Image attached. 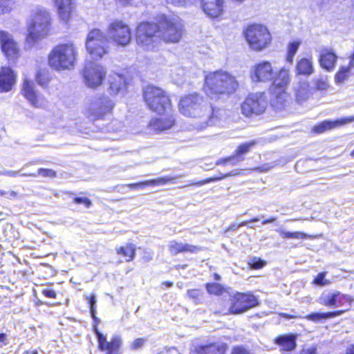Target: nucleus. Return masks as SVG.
<instances>
[{"label":"nucleus","mask_w":354,"mask_h":354,"mask_svg":"<svg viewBox=\"0 0 354 354\" xmlns=\"http://www.w3.org/2000/svg\"><path fill=\"white\" fill-rule=\"evenodd\" d=\"M178 106L179 111L183 115L195 119L194 129H205V120L207 114H209L211 105L203 96L196 93L185 96L180 100Z\"/></svg>","instance_id":"nucleus-1"},{"label":"nucleus","mask_w":354,"mask_h":354,"mask_svg":"<svg viewBox=\"0 0 354 354\" xmlns=\"http://www.w3.org/2000/svg\"><path fill=\"white\" fill-rule=\"evenodd\" d=\"M239 86L236 77L229 72L218 70L205 76L204 92L210 97L234 93Z\"/></svg>","instance_id":"nucleus-2"},{"label":"nucleus","mask_w":354,"mask_h":354,"mask_svg":"<svg viewBox=\"0 0 354 354\" xmlns=\"http://www.w3.org/2000/svg\"><path fill=\"white\" fill-rule=\"evenodd\" d=\"M78 50L71 41L55 46L48 55V64L57 71H70L75 68Z\"/></svg>","instance_id":"nucleus-3"},{"label":"nucleus","mask_w":354,"mask_h":354,"mask_svg":"<svg viewBox=\"0 0 354 354\" xmlns=\"http://www.w3.org/2000/svg\"><path fill=\"white\" fill-rule=\"evenodd\" d=\"M51 18L49 12L44 8H38L30 21L26 41L32 46L39 40L46 37L50 30Z\"/></svg>","instance_id":"nucleus-4"},{"label":"nucleus","mask_w":354,"mask_h":354,"mask_svg":"<svg viewBox=\"0 0 354 354\" xmlns=\"http://www.w3.org/2000/svg\"><path fill=\"white\" fill-rule=\"evenodd\" d=\"M291 74L289 68L282 67L273 79V82L270 88L272 94V105L277 109H281L285 105L288 95L286 89L290 83Z\"/></svg>","instance_id":"nucleus-5"},{"label":"nucleus","mask_w":354,"mask_h":354,"mask_svg":"<svg viewBox=\"0 0 354 354\" xmlns=\"http://www.w3.org/2000/svg\"><path fill=\"white\" fill-rule=\"evenodd\" d=\"M243 34L249 47L257 52L268 48L272 41L268 28L262 24H254L248 26Z\"/></svg>","instance_id":"nucleus-6"},{"label":"nucleus","mask_w":354,"mask_h":354,"mask_svg":"<svg viewBox=\"0 0 354 354\" xmlns=\"http://www.w3.org/2000/svg\"><path fill=\"white\" fill-rule=\"evenodd\" d=\"M144 99L149 109L158 114L167 113L171 111L170 100L159 87L147 86L144 91Z\"/></svg>","instance_id":"nucleus-7"},{"label":"nucleus","mask_w":354,"mask_h":354,"mask_svg":"<svg viewBox=\"0 0 354 354\" xmlns=\"http://www.w3.org/2000/svg\"><path fill=\"white\" fill-rule=\"evenodd\" d=\"M86 48L93 59L102 58L109 51L106 35L100 29L91 30L87 35Z\"/></svg>","instance_id":"nucleus-8"},{"label":"nucleus","mask_w":354,"mask_h":354,"mask_svg":"<svg viewBox=\"0 0 354 354\" xmlns=\"http://www.w3.org/2000/svg\"><path fill=\"white\" fill-rule=\"evenodd\" d=\"M107 35L117 45L125 46L131 41V31L123 21L115 19L107 27Z\"/></svg>","instance_id":"nucleus-9"},{"label":"nucleus","mask_w":354,"mask_h":354,"mask_svg":"<svg viewBox=\"0 0 354 354\" xmlns=\"http://www.w3.org/2000/svg\"><path fill=\"white\" fill-rule=\"evenodd\" d=\"M106 75V70L103 66L92 62L86 64L82 71L84 82L91 88H97L101 86Z\"/></svg>","instance_id":"nucleus-10"},{"label":"nucleus","mask_w":354,"mask_h":354,"mask_svg":"<svg viewBox=\"0 0 354 354\" xmlns=\"http://www.w3.org/2000/svg\"><path fill=\"white\" fill-rule=\"evenodd\" d=\"M267 106L265 93L259 92L248 95L241 105V110L245 116H250L252 114L259 115L265 111Z\"/></svg>","instance_id":"nucleus-11"},{"label":"nucleus","mask_w":354,"mask_h":354,"mask_svg":"<svg viewBox=\"0 0 354 354\" xmlns=\"http://www.w3.org/2000/svg\"><path fill=\"white\" fill-rule=\"evenodd\" d=\"M159 33V26L155 24L141 23L137 28L136 41L144 49L150 50L153 47L156 34Z\"/></svg>","instance_id":"nucleus-12"},{"label":"nucleus","mask_w":354,"mask_h":354,"mask_svg":"<svg viewBox=\"0 0 354 354\" xmlns=\"http://www.w3.org/2000/svg\"><path fill=\"white\" fill-rule=\"evenodd\" d=\"M229 312L232 314H241L258 305L257 299L250 292H237L231 297Z\"/></svg>","instance_id":"nucleus-13"},{"label":"nucleus","mask_w":354,"mask_h":354,"mask_svg":"<svg viewBox=\"0 0 354 354\" xmlns=\"http://www.w3.org/2000/svg\"><path fill=\"white\" fill-rule=\"evenodd\" d=\"M114 106L115 103L108 96H102L90 104L87 115L92 120L102 119L111 113Z\"/></svg>","instance_id":"nucleus-14"},{"label":"nucleus","mask_w":354,"mask_h":354,"mask_svg":"<svg viewBox=\"0 0 354 354\" xmlns=\"http://www.w3.org/2000/svg\"><path fill=\"white\" fill-rule=\"evenodd\" d=\"M182 33L183 25L179 21L165 19L159 25V37L167 42H178Z\"/></svg>","instance_id":"nucleus-15"},{"label":"nucleus","mask_w":354,"mask_h":354,"mask_svg":"<svg viewBox=\"0 0 354 354\" xmlns=\"http://www.w3.org/2000/svg\"><path fill=\"white\" fill-rule=\"evenodd\" d=\"M274 71L272 64L268 61L260 62L252 66L250 75L254 83H267L274 79Z\"/></svg>","instance_id":"nucleus-16"},{"label":"nucleus","mask_w":354,"mask_h":354,"mask_svg":"<svg viewBox=\"0 0 354 354\" xmlns=\"http://www.w3.org/2000/svg\"><path fill=\"white\" fill-rule=\"evenodd\" d=\"M1 48L5 57L9 61H16L20 55V48L9 32L0 30Z\"/></svg>","instance_id":"nucleus-17"},{"label":"nucleus","mask_w":354,"mask_h":354,"mask_svg":"<svg viewBox=\"0 0 354 354\" xmlns=\"http://www.w3.org/2000/svg\"><path fill=\"white\" fill-rule=\"evenodd\" d=\"M292 90L295 102L299 104H303L313 95V88L306 79L299 78L298 81L295 82Z\"/></svg>","instance_id":"nucleus-18"},{"label":"nucleus","mask_w":354,"mask_h":354,"mask_svg":"<svg viewBox=\"0 0 354 354\" xmlns=\"http://www.w3.org/2000/svg\"><path fill=\"white\" fill-rule=\"evenodd\" d=\"M353 300L351 297L342 294L339 291H335L322 295L320 298V303L327 306L337 308L342 306L346 303L350 306Z\"/></svg>","instance_id":"nucleus-19"},{"label":"nucleus","mask_w":354,"mask_h":354,"mask_svg":"<svg viewBox=\"0 0 354 354\" xmlns=\"http://www.w3.org/2000/svg\"><path fill=\"white\" fill-rule=\"evenodd\" d=\"M318 62L321 68L328 72L333 71L336 66L338 57L331 47H322L319 50Z\"/></svg>","instance_id":"nucleus-20"},{"label":"nucleus","mask_w":354,"mask_h":354,"mask_svg":"<svg viewBox=\"0 0 354 354\" xmlns=\"http://www.w3.org/2000/svg\"><path fill=\"white\" fill-rule=\"evenodd\" d=\"M203 12L209 18H217L223 12L224 0H201Z\"/></svg>","instance_id":"nucleus-21"},{"label":"nucleus","mask_w":354,"mask_h":354,"mask_svg":"<svg viewBox=\"0 0 354 354\" xmlns=\"http://www.w3.org/2000/svg\"><path fill=\"white\" fill-rule=\"evenodd\" d=\"M17 75L10 67L0 69V93L10 91L16 84Z\"/></svg>","instance_id":"nucleus-22"},{"label":"nucleus","mask_w":354,"mask_h":354,"mask_svg":"<svg viewBox=\"0 0 354 354\" xmlns=\"http://www.w3.org/2000/svg\"><path fill=\"white\" fill-rule=\"evenodd\" d=\"M54 2L60 20L67 23L74 9L72 0H54Z\"/></svg>","instance_id":"nucleus-23"},{"label":"nucleus","mask_w":354,"mask_h":354,"mask_svg":"<svg viewBox=\"0 0 354 354\" xmlns=\"http://www.w3.org/2000/svg\"><path fill=\"white\" fill-rule=\"evenodd\" d=\"M295 73L296 75L309 77L315 73L314 62L312 57H303L297 60Z\"/></svg>","instance_id":"nucleus-24"},{"label":"nucleus","mask_w":354,"mask_h":354,"mask_svg":"<svg viewBox=\"0 0 354 354\" xmlns=\"http://www.w3.org/2000/svg\"><path fill=\"white\" fill-rule=\"evenodd\" d=\"M354 121V115L346 118H342L335 121H324L319 124L315 126L313 131L316 133H322L326 131L330 130L337 127H339Z\"/></svg>","instance_id":"nucleus-25"},{"label":"nucleus","mask_w":354,"mask_h":354,"mask_svg":"<svg viewBox=\"0 0 354 354\" xmlns=\"http://www.w3.org/2000/svg\"><path fill=\"white\" fill-rule=\"evenodd\" d=\"M168 250L172 255H176L178 253L187 252L197 253L201 250V248L197 245L171 241L168 244Z\"/></svg>","instance_id":"nucleus-26"},{"label":"nucleus","mask_w":354,"mask_h":354,"mask_svg":"<svg viewBox=\"0 0 354 354\" xmlns=\"http://www.w3.org/2000/svg\"><path fill=\"white\" fill-rule=\"evenodd\" d=\"M205 129L208 126H215L224 122L227 118V111L220 108H213L210 106L209 114H207Z\"/></svg>","instance_id":"nucleus-27"},{"label":"nucleus","mask_w":354,"mask_h":354,"mask_svg":"<svg viewBox=\"0 0 354 354\" xmlns=\"http://www.w3.org/2000/svg\"><path fill=\"white\" fill-rule=\"evenodd\" d=\"M22 94L35 106L40 104L39 95L35 90L34 83L25 79L22 86Z\"/></svg>","instance_id":"nucleus-28"},{"label":"nucleus","mask_w":354,"mask_h":354,"mask_svg":"<svg viewBox=\"0 0 354 354\" xmlns=\"http://www.w3.org/2000/svg\"><path fill=\"white\" fill-rule=\"evenodd\" d=\"M226 344L222 342H216L206 345H200L195 347L196 354H225Z\"/></svg>","instance_id":"nucleus-29"},{"label":"nucleus","mask_w":354,"mask_h":354,"mask_svg":"<svg viewBox=\"0 0 354 354\" xmlns=\"http://www.w3.org/2000/svg\"><path fill=\"white\" fill-rule=\"evenodd\" d=\"M174 124V119L171 115H167L166 118H160L152 119L149 127L158 132L171 129Z\"/></svg>","instance_id":"nucleus-30"},{"label":"nucleus","mask_w":354,"mask_h":354,"mask_svg":"<svg viewBox=\"0 0 354 354\" xmlns=\"http://www.w3.org/2000/svg\"><path fill=\"white\" fill-rule=\"evenodd\" d=\"M109 90L113 94H118L126 86L125 77L119 73H111L109 76Z\"/></svg>","instance_id":"nucleus-31"},{"label":"nucleus","mask_w":354,"mask_h":354,"mask_svg":"<svg viewBox=\"0 0 354 354\" xmlns=\"http://www.w3.org/2000/svg\"><path fill=\"white\" fill-rule=\"evenodd\" d=\"M175 177H169V176H164L161 178H158L156 179H152L149 180H145L143 182H140L137 183H131L128 184L127 186L131 189H141L146 186H159L167 184L169 182H171L175 180Z\"/></svg>","instance_id":"nucleus-32"},{"label":"nucleus","mask_w":354,"mask_h":354,"mask_svg":"<svg viewBox=\"0 0 354 354\" xmlns=\"http://www.w3.org/2000/svg\"><path fill=\"white\" fill-rule=\"evenodd\" d=\"M296 338L295 335H284L278 337L275 342L281 349L284 351H292L296 348Z\"/></svg>","instance_id":"nucleus-33"},{"label":"nucleus","mask_w":354,"mask_h":354,"mask_svg":"<svg viewBox=\"0 0 354 354\" xmlns=\"http://www.w3.org/2000/svg\"><path fill=\"white\" fill-rule=\"evenodd\" d=\"M121 344V337L115 335L111 338V342L100 344L98 347L101 351H106V354H120V346Z\"/></svg>","instance_id":"nucleus-34"},{"label":"nucleus","mask_w":354,"mask_h":354,"mask_svg":"<svg viewBox=\"0 0 354 354\" xmlns=\"http://www.w3.org/2000/svg\"><path fill=\"white\" fill-rule=\"evenodd\" d=\"M313 93L315 91H326L330 86L326 75H319L312 80Z\"/></svg>","instance_id":"nucleus-35"},{"label":"nucleus","mask_w":354,"mask_h":354,"mask_svg":"<svg viewBox=\"0 0 354 354\" xmlns=\"http://www.w3.org/2000/svg\"><path fill=\"white\" fill-rule=\"evenodd\" d=\"M348 309H349V308H348L344 310L329 312V313H312L310 315H308L306 317V319H307L308 320H310V321L315 322H319L323 319H327L329 318L335 317L338 315H341L342 314H343L344 312H346Z\"/></svg>","instance_id":"nucleus-36"},{"label":"nucleus","mask_w":354,"mask_h":354,"mask_svg":"<svg viewBox=\"0 0 354 354\" xmlns=\"http://www.w3.org/2000/svg\"><path fill=\"white\" fill-rule=\"evenodd\" d=\"M282 239H313L314 236L308 235L303 232H287L282 228L276 230Z\"/></svg>","instance_id":"nucleus-37"},{"label":"nucleus","mask_w":354,"mask_h":354,"mask_svg":"<svg viewBox=\"0 0 354 354\" xmlns=\"http://www.w3.org/2000/svg\"><path fill=\"white\" fill-rule=\"evenodd\" d=\"M255 145V141H251L239 145L236 151V154L234 156H232L231 159L236 160V162L243 161L244 158H241V156L248 153Z\"/></svg>","instance_id":"nucleus-38"},{"label":"nucleus","mask_w":354,"mask_h":354,"mask_svg":"<svg viewBox=\"0 0 354 354\" xmlns=\"http://www.w3.org/2000/svg\"><path fill=\"white\" fill-rule=\"evenodd\" d=\"M118 254H122L126 257L127 261H131L134 259L136 250L135 246L132 244H127L125 246L116 248Z\"/></svg>","instance_id":"nucleus-39"},{"label":"nucleus","mask_w":354,"mask_h":354,"mask_svg":"<svg viewBox=\"0 0 354 354\" xmlns=\"http://www.w3.org/2000/svg\"><path fill=\"white\" fill-rule=\"evenodd\" d=\"M239 174H240V172L238 170H234V171H230V172H229V173H227L226 174L222 175V176H218V177L209 178H207L205 180L196 182L195 183H192L191 185L201 186V185H205V184H207V183H209L216 182V181H218V180H221L222 179H224V178H228V177L236 176H238Z\"/></svg>","instance_id":"nucleus-40"},{"label":"nucleus","mask_w":354,"mask_h":354,"mask_svg":"<svg viewBox=\"0 0 354 354\" xmlns=\"http://www.w3.org/2000/svg\"><path fill=\"white\" fill-rule=\"evenodd\" d=\"M15 7V0H0V16L9 14Z\"/></svg>","instance_id":"nucleus-41"},{"label":"nucleus","mask_w":354,"mask_h":354,"mask_svg":"<svg viewBox=\"0 0 354 354\" xmlns=\"http://www.w3.org/2000/svg\"><path fill=\"white\" fill-rule=\"evenodd\" d=\"M301 45L300 41H293L288 45V53L286 56V61L289 63H292L294 57Z\"/></svg>","instance_id":"nucleus-42"},{"label":"nucleus","mask_w":354,"mask_h":354,"mask_svg":"<svg viewBox=\"0 0 354 354\" xmlns=\"http://www.w3.org/2000/svg\"><path fill=\"white\" fill-rule=\"evenodd\" d=\"M36 81L37 84L41 86H46L49 82L48 71L45 70L38 71L36 76Z\"/></svg>","instance_id":"nucleus-43"},{"label":"nucleus","mask_w":354,"mask_h":354,"mask_svg":"<svg viewBox=\"0 0 354 354\" xmlns=\"http://www.w3.org/2000/svg\"><path fill=\"white\" fill-rule=\"evenodd\" d=\"M206 288L209 293L216 295H221L223 292V286L216 283H207L206 285Z\"/></svg>","instance_id":"nucleus-44"},{"label":"nucleus","mask_w":354,"mask_h":354,"mask_svg":"<svg viewBox=\"0 0 354 354\" xmlns=\"http://www.w3.org/2000/svg\"><path fill=\"white\" fill-rule=\"evenodd\" d=\"M326 274V272L318 274L317 276L315 278L313 283L319 286H326L330 285L331 281L325 278Z\"/></svg>","instance_id":"nucleus-45"},{"label":"nucleus","mask_w":354,"mask_h":354,"mask_svg":"<svg viewBox=\"0 0 354 354\" xmlns=\"http://www.w3.org/2000/svg\"><path fill=\"white\" fill-rule=\"evenodd\" d=\"M249 264L252 268L259 269L266 265V262L261 259L254 257L250 259Z\"/></svg>","instance_id":"nucleus-46"},{"label":"nucleus","mask_w":354,"mask_h":354,"mask_svg":"<svg viewBox=\"0 0 354 354\" xmlns=\"http://www.w3.org/2000/svg\"><path fill=\"white\" fill-rule=\"evenodd\" d=\"M38 174L43 177L54 178L56 176V172L50 169L40 168L38 169Z\"/></svg>","instance_id":"nucleus-47"},{"label":"nucleus","mask_w":354,"mask_h":354,"mask_svg":"<svg viewBox=\"0 0 354 354\" xmlns=\"http://www.w3.org/2000/svg\"><path fill=\"white\" fill-rule=\"evenodd\" d=\"M167 3L172 4L175 6L183 7L190 3V0H165Z\"/></svg>","instance_id":"nucleus-48"},{"label":"nucleus","mask_w":354,"mask_h":354,"mask_svg":"<svg viewBox=\"0 0 354 354\" xmlns=\"http://www.w3.org/2000/svg\"><path fill=\"white\" fill-rule=\"evenodd\" d=\"M146 340L143 338H137L134 341L132 342L131 344V348L132 350H137L140 348L145 344Z\"/></svg>","instance_id":"nucleus-49"},{"label":"nucleus","mask_w":354,"mask_h":354,"mask_svg":"<svg viewBox=\"0 0 354 354\" xmlns=\"http://www.w3.org/2000/svg\"><path fill=\"white\" fill-rule=\"evenodd\" d=\"M74 202L77 204H83L86 207H89L91 205V200L86 197H76L74 198Z\"/></svg>","instance_id":"nucleus-50"},{"label":"nucleus","mask_w":354,"mask_h":354,"mask_svg":"<svg viewBox=\"0 0 354 354\" xmlns=\"http://www.w3.org/2000/svg\"><path fill=\"white\" fill-rule=\"evenodd\" d=\"M187 294L190 298L198 299L201 295V290L198 289L189 290H187Z\"/></svg>","instance_id":"nucleus-51"},{"label":"nucleus","mask_w":354,"mask_h":354,"mask_svg":"<svg viewBox=\"0 0 354 354\" xmlns=\"http://www.w3.org/2000/svg\"><path fill=\"white\" fill-rule=\"evenodd\" d=\"M19 172L18 171H12V170H6L3 171H0V175H3L9 177H16L19 175Z\"/></svg>","instance_id":"nucleus-52"},{"label":"nucleus","mask_w":354,"mask_h":354,"mask_svg":"<svg viewBox=\"0 0 354 354\" xmlns=\"http://www.w3.org/2000/svg\"><path fill=\"white\" fill-rule=\"evenodd\" d=\"M317 347L313 346L311 347L303 349L299 354H317Z\"/></svg>","instance_id":"nucleus-53"},{"label":"nucleus","mask_w":354,"mask_h":354,"mask_svg":"<svg viewBox=\"0 0 354 354\" xmlns=\"http://www.w3.org/2000/svg\"><path fill=\"white\" fill-rule=\"evenodd\" d=\"M42 293L46 297L55 298V297H56L55 292L53 290H51V289H44L42 290Z\"/></svg>","instance_id":"nucleus-54"},{"label":"nucleus","mask_w":354,"mask_h":354,"mask_svg":"<svg viewBox=\"0 0 354 354\" xmlns=\"http://www.w3.org/2000/svg\"><path fill=\"white\" fill-rule=\"evenodd\" d=\"M95 334L97 337L98 345L100 344H104L107 342L106 337L103 334L100 333L98 330H95Z\"/></svg>","instance_id":"nucleus-55"},{"label":"nucleus","mask_w":354,"mask_h":354,"mask_svg":"<svg viewBox=\"0 0 354 354\" xmlns=\"http://www.w3.org/2000/svg\"><path fill=\"white\" fill-rule=\"evenodd\" d=\"M232 354H250L248 351L241 347L234 348Z\"/></svg>","instance_id":"nucleus-56"},{"label":"nucleus","mask_w":354,"mask_h":354,"mask_svg":"<svg viewBox=\"0 0 354 354\" xmlns=\"http://www.w3.org/2000/svg\"><path fill=\"white\" fill-rule=\"evenodd\" d=\"M86 299L88 301L89 306L91 305H95L96 304V299H95V295L94 294L91 295L90 297H86Z\"/></svg>","instance_id":"nucleus-57"},{"label":"nucleus","mask_w":354,"mask_h":354,"mask_svg":"<svg viewBox=\"0 0 354 354\" xmlns=\"http://www.w3.org/2000/svg\"><path fill=\"white\" fill-rule=\"evenodd\" d=\"M279 316L286 319H292V318H297L298 317L297 315H289L284 313H280Z\"/></svg>","instance_id":"nucleus-58"},{"label":"nucleus","mask_w":354,"mask_h":354,"mask_svg":"<svg viewBox=\"0 0 354 354\" xmlns=\"http://www.w3.org/2000/svg\"><path fill=\"white\" fill-rule=\"evenodd\" d=\"M231 156L230 157H227V158H225V159H220L216 161V165H221V164H226L227 162H228V160H231Z\"/></svg>","instance_id":"nucleus-59"},{"label":"nucleus","mask_w":354,"mask_h":354,"mask_svg":"<svg viewBox=\"0 0 354 354\" xmlns=\"http://www.w3.org/2000/svg\"><path fill=\"white\" fill-rule=\"evenodd\" d=\"M259 219L258 218H254L252 219H251L250 221H243L241 223L239 224V227H242V226H244L245 225L248 223H253V222H257L259 221Z\"/></svg>","instance_id":"nucleus-60"},{"label":"nucleus","mask_w":354,"mask_h":354,"mask_svg":"<svg viewBox=\"0 0 354 354\" xmlns=\"http://www.w3.org/2000/svg\"><path fill=\"white\" fill-rule=\"evenodd\" d=\"M239 227V225H237L236 223H233L226 230L225 232H227L229 231H235V230H237Z\"/></svg>","instance_id":"nucleus-61"},{"label":"nucleus","mask_w":354,"mask_h":354,"mask_svg":"<svg viewBox=\"0 0 354 354\" xmlns=\"http://www.w3.org/2000/svg\"><path fill=\"white\" fill-rule=\"evenodd\" d=\"M90 311L93 319H95L96 308L95 305L90 306Z\"/></svg>","instance_id":"nucleus-62"},{"label":"nucleus","mask_w":354,"mask_h":354,"mask_svg":"<svg viewBox=\"0 0 354 354\" xmlns=\"http://www.w3.org/2000/svg\"><path fill=\"white\" fill-rule=\"evenodd\" d=\"M277 220V218L275 217H271L268 219H266V220H264L262 223L263 225H266V224H268V223H273L275 221Z\"/></svg>","instance_id":"nucleus-63"},{"label":"nucleus","mask_w":354,"mask_h":354,"mask_svg":"<svg viewBox=\"0 0 354 354\" xmlns=\"http://www.w3.org/2000/svg\"><path fill=\"white\" fill-rule=\"evenodd\" d=\"M346 354H354V346H351L346 350Z\"/></svg>","instance_id":"nucleus-64"}]
</instances>
